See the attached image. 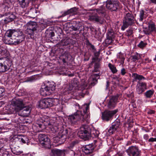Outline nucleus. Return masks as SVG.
I'll use <instances>...</instances> for the list:
<instances>
[{"label":"nucleus","instance_id":"obj_51","mask_svg":"<svg viewBox=\"0 0 156 156\" xmlns=\"http://www.w3.org/2000/svg\"><path fill=\"white\" fill-rule=\"evenodd\" d=\"M88 45H89L90 46V48L92 49V50H95V47H94V45L92 44L89 42H88Z\"/></svg>","mask_w":156,"mask_h":156},{"label":"nucleus","instance_id":"obj_7","mask_svg":"<svg viewBox=\"0 0 156 156\" xmlns=\"http://www.w3.org/2000/svg\"><path fill=\"white\" fill-rule=\"evenodd\" d=\"M135 20L134 17L132 13L128 12L126 13L124 18L123 25L121 27L122 29L124 30L129 26L134 23Z\"/></svg>","mask_w":156,"mask_h":156},{"label":"nucleus","instance_id":"obj_6","mask_svg":"<svg viewBox=\"0 0 156 156\" xmlns=\"http://www.w3.org/2000/svg\"><path fill=\"white\" fill-rule=\"evenodd\" d=\"M25 103L22 99L20 98L13 99L12 100L11 105L13 107V112L16 113L22 110L25 106Z\"/></svg>","mask_w":156,"mask_h":156},{"label":"nucleus","instance_id":"obj_38","mask_svg":"<svg viewBox=\"0 0 156 156\" xmlns=\"http://www.w3.org/2000/svg\"><path fill=\"white\" fill-rule=\"evenodd\" d=\"M118 56L120 59L121 63L122 64H123L124 63V61L125 59L124 55L120 53H119Z\"/></svg>","mask_w":156,"mask_h":156},{"label":"nucleus","instance_id":"obj_58","mask_svg":"<svg viewBox=\"0 0 156 156\" xmlns=\"http://www.w3.org/2000/svg\"><path fill=\"white\" fill-rule=\"evenodd\" d=\"M98 59H97V58L96 57H95V58H92V61L91 62V63H94L95 61L96 60H97Z\"/></svg>","mask_w":156,"mask_h":156},{"label":"nucleus","instance_id":"obj_26","mask_svg":"<svg viewBox=\"0 0 156 156\" xmlns=\"http://www.w3.org/2000/svg\"><path fill=\"white\" fill-rule=\"evenodd\" d=\"M20 5L22 8H25L28 5L30 0H18Z\"/></svg>","mask_w":156,"mask_h":156},{"label":"nucleus","instance_id":"obj_53","mask_svg":"<svg viewBox=\"0 0 156 156\" xmlns=\"http://www.w3.org/2000/svg\"><path fill=\"white\" fill-rule=\"evenodd\" d=\"M154 112L155 111L154 110H150L148 111L147 113L149 114H154Z\"/></svg>","mask_w":156,"mask_h":156},{"label":"nucleus","instance_id":"obj_30","mask_svg":"<svg viewBox=\"0 0 156 156\" xmlns=\"http://www.w3.org/2000/svg\"><path fill=\"white\" fill-rule=\"evenodd\" d=\"M140 57V54L137 53H136L134 55H132L131 56L132 61L135 62H136L137 60L139 59Z\"/></svg>","mask_w":156,"mask_h":156},{"label":"nucleus","instance_id":"obj_59","mask_svg":"<svg viewBox=\"0 0 156 156\" xmlns=\"http://www.w3.org/2000/svg\"><path fill=\"white\" fill-rule=\"evenodd\" d=\"M117 155H118V156H122L123 154L122 153L119 152L117 153Z\"/></svg>","mask_w":156,"mask_h":156},{"label":"nucleus","instance_id":"obj_23","mask_svg":"<svg viewBox=\"0 0 156 156\" xmlns=\"http://www.w3.org/2000/svg\"><path fill=\"white\" fill-rule=\"evenodd\" d=\"M45 87L52 93L55 89V83L53 82H48L46 83Z\"/></svg>","mask_w":156,"mask_h":156},{"label":"nucleus","instance_id":"obj_42","mask_svg":"<svg viewBox=\"0 0 156 156\" xmlns=\"http://www.w3.org/2000/svg\"><path fill=\"white\" fill-rule=\"evenodd\" d=\"M144 31L146 34H149L152 32L148 27L147 28H145L144 30Z\"/></svg>","mask_w":156,"mask_h":156},{"label":"nucleus","instance_id":"obj_40","mask_svg":"<svg viewBox=\"0 0 156 156\" xmlns=\"http://www.w3.org/2000/svg\"><path fill=\"white\" fill-rule=\"evenodd\" d=\"M147 44V43H146L144 42L143 41H141L138 45V46L140 48H142L145 47Z\"/></svg>","mask_w":156,"mask_h":156},{"label":"nucleus","instance_id":"obj_15","mask_svg":"<svg viewBox=\"0 0 156 156\" xmlns=\"http://www.w3.org/2000/svg\"><path fill=\"white\" fill-rule=\"evenodd\" d=\"M147 89V84L144 82H138L136 86V91L137 93L139 94H141Z\"/></svg>","mask_w":156,"mask_h":156},{"label":"nucleus","instance_id":"obj_56","mask_svg":"<svg viewBox=\"0 0 156 156\" xmlns=\"http://www.w3.org/2000/svg\"><path fill=\"white\" fill-rule=\"evenodd\" d=\"M127 97L129 98H132L133 97V95L131 93V94H127Z\"/></svg>","mask_w":156,"mask_h":156},{"label":"nucleus","instance_id":"obj_62","mask_svg":"<svg viewBox=\"0 0 156 156\" xmlns=\"http://www.w3.org/2000/svg\"><path fill=\"white\" fill-rule=\"evenodd\" d=\"M71 56L70 55H67V56H66V57H67V58L68 59V58L69 57H70Z\"/></svg>","mask_w":156,"mask_h":156},{"label":"nucleus","instance_id":"obj_10","mask_svg":"<svg viewBox=\"0 0 156 156\" xmlns=\"http://www.w3.org/2000/svg\"><path fill=\"white\" fill-rule=\"evenodd\" d=\"M106 7L111 11H116L119 6V2L117 0H107Z\"/></svg>","mask_w":156,"mask_h":156},{"label":"nucleus","instance_id":"obj_33","mask_svg":"<svg viewBox=\"0 0 156 156\" xmlns=\"http://www.w3.org/2000/svg\"><path fill=\"white\" fill-rule=\"evenodd\" d=\"M108 66L113 73H115L117 72V70L115 66L111 63H109Z\"/></svg>","mask_w":156,"mask_h":156},{"label":"nucleus","instance_id":"obj_29","mask_svg":"<svg viewBox=\"0 0 156 156\" xmlns=\"http://www.w3.org/2000/svg\"><path fill=\"white\" fill-rule=\"evenodd\" d=\"M22 110V112H23V113L25 114V115L27 116L29 115L30 113L31 110V108L29 106H26L25 105V106Z\"/></svg>","mask_w":156,"mask_h":156},{"label":"nucleus","instance_id":"obj_22","mask_svg":"<svg viewBox=\"0 0 156 156\" xmlns=\"http://www.w3.org/2000/svg\"><path fill=\"white\" fill-rule=\"evenodd\" d=\"M77 8L74 7L66 11H65L63 12L61 15V17H64L66 15L70 14L72 13H73L76 12L77 11Z\"/></svg>","mask_w":156,"mask_h":156},{"label":"nucleus","instance_id":"obj_64","mask_svg":"<svg viewBox=\"0 0 156 156\" xmlns=\"http://www.w3.org/2000/svg\"><path fill=\"white\" fill-rule=\"evenodd\" d=\"M108 82L107 83V87H108Z\"/></svg>","mask_w":156,"mask_h":156},{"label":"nucleus","instance_id":"obj_8","mask_svg":"<svg viewBox=\"0 0 156 156\" xmlns=\"http://www.w3.org/2000/svg\"><path fill=\"white\" fill-rule=\"evenodd\" d=\"M54 99L53 98H44L38 102V106L41 109L46 108L52 106L54 105Z\"/></svg>","mask_w":156,"mask_h":156},{"label":"nucleus","instance_id":"obj_11","mask_svg":"<svg viewBox=\"0 0 156 156\" xmlns=\"http://www.w3.org/2000/svg\"><path fill=\"white\" fill-rule=\"evenodd\" d=\"M126 152L129 156H141L140 151L135 146L130 147L126 150Z\"/></svg>","mask_w":156,"mask_h":156},{"label":"nucleus","instance_id":"obj_36","mask_svg":"<svg viewBox=\"0 0 156 156\" xmlns=\"http://www.w3.org/2000/svg\"><path fill=\"white\" fill-rule=\"evenodd\" d=\"M100 67V64L99 62L95 63L94 66V69L93 72H97L99 71V69Z\"/></svg>","mask_w":156,"mask_h":156},{"label":"nucleus","instance_id":"obj_44","mask_svg":"<svg viewBox=\"0 0 156 156\" xmlns=\"http://www.w3.org/2000/svg\"><path fill=\"white\" fill-rule=\"evenodd\" d=\"M6 51V50L4 48L0 46V54H5Z\"/></svg>","mask_w":156,"mask_h":156},{"label":"nucleus","instance_id":"obj_25","mask_svg":"<svg viewBox=\"0 0 156 156\" xmlns=\"http://www.w3.org/2000/svg\"><path fill=\"white\" fill-rule=\"evenodd\" d=\"M17 138L19 139V140L20 142H21L23 144H25L29 140L27 136L22 135H18Z\"/></svg>","mask_w":156,"mask_h":156},{"label":"nucleus","instance_id":"obj_55","mask_svg":"<svg viewBox=\"0 0 156 156\" xmlns=\"http://www.w3.org/2000/svg\"><path fill=\"white\" fill-rule=\"evenodd\" d=\"M49 35L50 36V37H52L55 36V33L54 32L51 31Z\"/></svg>","mask_w":156,"mask_h":156},{"label":"nucleus","instance_id":"obj_52","mask_svg":"<svg viewBox=\"0 0 156 156\" xmlns=\"http://www.w3.org/2000/svg\"><path fill=\"white\" fill-rule=\"evenodd\" d=\"M100 53L99 52H97L94 53V56L97 58V59H98V57Z\"/></svg>","mask_w":156,"mask_h":156},{"label":"nucleus","instance_id":"obj_46","mask_svg":"<svg viewBox=\"0 0 156 156\" xmlns=\"http://www.w3.org/2000/svg\"><path fill=\"white\" fill-rule=\"evenodd\" d=\"M34 80V77L32 76L30 77H28L26 81L27 82H32Z\"/></svg>","mask_w":156,"mask_h":156},{"label":"nucleus","instance_id":"obj_47","mask_svg":"<svg viewBox=\"0 0 156 156\" xmlns=\"http://www.w3.org/2000/svg\"><path fill=\"white\" fill-rule=\"evenodd\" d=\"M5 89L3 88L0 87V97L2 96L4 94Z\"/></svg>","mask_w":156,"mask_h":156},{"label":"nucleus","instance_id":"obj_34","mask_svg":"<svg viewBox=\"0 0 156 156\" xmlns=\"http://www.w3.org/2000/svg\"><path fill=\"white\" fill-rule=\"evenodd\" d=\"M140 21H142L146 17V15L144 14V11L143 10H141L140 14Z\"/></svg>","mask_w":156,"mask_h":156},{"label":"nucleus","instance_id":"obj_18","mask_svg":"<svg viewBox=\"0 0 156 156\" xmlns=\"http://www.w3.org/2000/svg\"><path fill=\"white\" fill-rule=\"evenodd\" d=\"M120 124L119 122L116 121L113 123L112 126L108 130V134L110 135L114 133L119 127Z\"/></svg>","mask_w":156,"mask_h":156},{"label":"nucleus","instance_id":"obj_3","mask_svg":"<svg viewBox=\"0 0 156 156\" xmlns=\"http://www.w3.org/2000/svg\"><path fill=\"white\" fill-rule=\"evenodd\" d=\"M78 134L81 138L87 140L90 137L98 136L99 132L94 129H90L87 125H83L80 128Z\"/></svg>","mask_w":156,"mask_h":156},{"label":"nucleus","instance_id":"obj_12","mask_svg":"<svg viewBox=\"0 0 156 156\" xmlns=\"http://www.w3.org/2000/svg\"><path fill=\"white\" fill-rule=\"evenodd\" d=\"M11 61L6 59L4 62H0V72H4L10 69L12 65Z\"/></svg>","mask_w":156,"mask_h":156},{"label":"nucleus","instance_id":"obj_61","mask_svg":"<svg viewBox=\"0 0 156 156\" xmlns=\"http://www.w3.org/2000/svg\"><path fill=\"white\" fill-rule=\"evenodd\" d=\"M151 1L152 3L156 4V0H151Z\"/></svg>","mask_w":156,"mask_h":156},{"label":"nucleus","instance_id":"obj_19","mask_svg":"<svg viewBox=\"0 0 156 156\" xmlns=\"http://www.w3.org/2000/svg\"><path fill=\"white\" fill-rule=\"evenodd\" d=\"M118 97L117 96H113L110 99L108 104V107L110 109L114 108L117 102Z\"/></svg>","mask_w":156,"mask_h":156},{"label":"nucleus","instance_id":"obj_27","mask_svg":"<svg viewBox=\"0 0 156 156\" xmlns=\"http://www.w3.org/2000/svg\"><path fill=\"white\" fill-rule=\"evenodd\" d=\"M132 77L134 78V80L136 81L137 80H145V77L141 75H140L136 73H133L132 75Z\"/></svg>","mask_w":156,"mask_h":156},{"label":"nucleus","instance_id":"obj_32","mask_svg":"<svg viewBox=\"0 0 156 156\" xmlns=\"http://www.w3.org/2000/svg\"><path fill=\"white\" fill-rule=\"evenodd\" d=\"M154 92V91L153 90H149L144 93V95L147 98H150L152 96Z\"/></svg>","mask_w":156,"mask_h":156},{"label":"nucleus","instance_id":"obj_39","mask_svg":"<svg viewBox=\"0 0 156 156\" xmlns=\"http://www.w3.org/2000/svg\"><path fill=\"white\" fill-rule=\"evenodd\" d=\"M69 86L70 87L69 90H71L73 89L74 88V89H76L78 87V84L76 83H75L74 84L72 83L70 84Z\"/></svg>","mask_w":156,"mask_h":156},{"label":"nucleus","instance_id":"obj_45","mask_svg":"<svg viewBox=\"0 0 156 156\" xmlns=\"http://www.w3.org/2000/svg\"><path fill=\"white\" fill-rule=\"evenodd\" d=\"M78 143V141L77 140H74L70 144V147L72 148L75 145L77 144Z\"/></svg>","mask_w":156,"mask_h":156},{"label":"nucleus","instance_id":"obj_63","mask_svg":"<svg viewBox=\"0 0 156 156\" xmlns=\"http://www.w3.org/2000/svg\"><path fill=\"white\" fill-rule=\"evenodd\" d=\"M63 62L64 63H66V61H65V59H63Z\"/></svg>","mask_w":156,"mask_h":156},{"label":"nucleus","instance_id":"obj_20","mask_svg":"<svg viewBox=\"0 0 156 156\" xmlns=\"http://www.w3.org/2000/svg\"><path fill=\"white\" fill-rule=\"evenodd\" d=\"M107 35V38L105 39V43L109 45L113 41V39L115 37V34L113 31H110L108 32Z\"/></svg>","mask_w":156,"mask_h":156},{"label":"nucleus","instance_id":"obj_4","mask_svg":"<svg viewBox=\"0 0 156 156\" xmlns=\"http://www.w3.org/2000/svg\"><path fill=\"white\" fill-rule=\"evenodd\" d=\"M25 28L26 33L30 35L31 38H33L40 30L37 23L34 21L27 23L26 25Z\"/></svg>","mask_w":156,"mask_h":156},{"label":"nucleus","instance_id":"obj_17","mask_svg":"<svg viewBox=\"0 0 156 156\" xmlns=\"http://www.w3.org/2000/svg\"><path fill=\"white\" fill-rule=\"evenodd\" d=\"M69 133L68 130L67 129L61 130L58 133V135L55 138L57 140L59 139V141L62 140V142H64L66 138V136Z\"/></svg>","mask_w":156,"mask_h":156},{"label":"nucleus","instance_id":"obj_48","mask_svg":"<svg viewBox=\"0 0 156 156\" xmlns=\"http://www.w3.org/2000/svg\"><path fill=\"white\" fill-rule=\"evenodd\" d=\"M126 72V70L124 68H123L121 69V73L122 75H124Z\"/></svg>","mask_w":156,"mask_h":156},{"label":"nucleus","instance_id":"obj_41","mask_svg":"<svg viewBox=\"0 0 156 156\" xmlns=\"http://www.w3.org/2000/svg\"><path fill=\"white\" fill-rule=\"evenodd\" d=\"M155 24L152 23L150 24L148 27L150 29V30H151L152 32H153L155 30Z\"/></svg>","mask_w":156,"mask_h":156},{"label":"nucleus","instance_id":"obj_24","mask_svg":"<svg viewBox=\"0 0 156 156\" xmlns=\"http://www.w3.org/2000/svg\"><path fill=\"white\" fill-rule=\"evenodd\" d=\"M40 94L44 96L49 95L51 93L48 88L45 87H42L40 90Z\"/></svg>","mask_w":156,"mask_h":156},{"label":"nucleus","instance_id":"obj_37","mask_svg":"<svg viewBox=\"0 0 156 156\" xmlns=\"http://www.w3.org/2000/svg\"><path fill=\"white\" fill-rule=\"evenodd\" d=\"M58 149H52L51 150L50 154L51 156H58Z\"/></svg>","mask_w":156,"mask_h":156},{"label":"nucleus","instance_id":"obj_13","mask_svg":"<svg viewBox=\"0 0 156 156\" xmlns=\"http://www.w3.org/2000/svg\"><path fill=\"white\" fill-rule=\"evenodd\" d=\"M69 27V31H75L76 35L80 34L84 29L83 27L81 24L76 23L74 24L71 25Z\"/></svg>","mask_w":156,"mask_h":156},{"label":"nucleus","instance_id":"obj_50","mask_svg":"<svg viewBox=\"0 0 156 156\" xmlns=\"http://www.w3.org/2000/svg\"><path fill=\"white\" fill-rule=\"evenodd\" d=\"M148 141L149 142H153L154 141H156V138H151L149 139L148 140Z\"/></svg>","mask_w":156,"mask_h":156},{"label":"nucleus","instance_id":"obj_5","mask_svg":"<svg viewBox=\"0 0 156 156\" xmlns=\"http://www.w3.org/2000/svg\"><path fill=\"white\" fill-rule=\"evenodd\" d=\"M104 16L105 14L101 10L96 9L94 12L89 16V20L100 24H103L105 21Z\"/></svg>","mask_w":156,"mask_h":156},{"label":"nucleus","instance_id":"obj_57","mask_svg":"<svg viewBox=\"0 0 156 156\" xmlns=\"http://www.w3.org/2000/svg\"><path fill=\"white\" fill-rule=\"evenodd\" d=\"M8 154V152L5 151V152L3 153L2 155L3 156H7Z\"/></svg>","mask_w":156,"mask_h":156},{"label":"nucleus","instance_id":"obj_60","mask_svg":"<svg viewBox=\"0 0 156 156\" xmlns=\"http://www.w3.org/2000/svg\"><path fill=\"white\" fill-rule=\"evenodd\" d=\"M145 60L147 62H150L151 61V60H150L148 58H145Z\"/></svg>","mask_w":156,"mask_h":156},{"label":"nucleus","instance_id":"obj_35","mask_svg":"<svg viewBox=\"0 0 156 156\" xmlns=\"http://www.w3.org/2000/svg\"><path fill=\"white\" fill-rule=\"evenodd\" d=\"M70 43L69 40V39H67L61 40L60 44L62 46H66L69 44Z\"/></svg>","mask_w":156,"mask_h":156},{"label":"nucleus","instance_id":"obj_54","mask_svg":"<svg viewBox=\"0 0 156 156\" xmlns=\"http://www.w3.org/2000/svg\"><path fill=\"white\" fill-rule=\"evenodd\" d=\"M149 136L147 134H146L144 135V138L146 140H147L149 138Z\"/></svg>","mask_w":156,"mask_h":156},{"label":"nucleus","instance_id":"obj_16","mask_svg":"<svg viewBox=\"0 0 156 156\" xmlns=\"http://www.w3.org/2000/svg\"><path fill=\"white\" fill-rule=\"evenodd\" d=\"M95 148V145L93 144L86 145L83 149V151L87 155H92L91 154L93 152Z\"/></svg>","mask_w":156,"mask_h":156},{"label":"nucleus","instance_id":"obj_2","mask_svg":"<svg viewBox=\"0 0 156 156\" xmlns=\"http://www.w3.org/2000/svg\"><path fill=\"white\" fill-rule=\"evenodd\" d=\"M89 106L86 104L82 107L83 113L82 111L77 110L73 114L69 115V119L72 123L76 124L78 121L81 122L88 123L90 117L89 112Z\"/></svg>","mask_w":156,"mask_h":156},{"label":"nucleus","instance_id":"obj_14","mask_svg":"<svg viewBox=\"0 0 156 156\" xmlns=\"http://www.w3.org/2000/svg\"><path fill=\"white\" fill-rule=\"evenodd\" d=\"M118 112L117 109L112 111H105L102 114V117L103 120L108 121L112 119L113 116Z\"/></svg>","mask_w":156,"mask_h":156},{"label":"nucleus","instance_id":"obj_49","mask_svg":"<svg viewBox=\"0 0 156 156\" xmlns=\"http://www.w3.org/2000/svg\"><path fill=\"white\" fill-rule=\"evenodd\" d=\"M133 34V30H129L127 31V34L128 36H130L131 35Z\"/></svg>","mask_w":156,"mask_h":156},{"label":"nucleus","instance_id":"obj_21","mask_svg":"<svg viewBox=\"0 0 156 156\" xmlns=\"http://www.w3.org/2000/svg\"><path fill=\"white\" fill-rule=\"evenodd\" d=\"M7 16L5 18L4 21L5 23H7L12 21L16 18V16L12 14L8 13L6 15Z\"/></svg>","mask_w":156,"mask_h":156},{"label":"nucleus","instance_id":"obj_28","mask_svg":"<svg viewBox=\"0 0 156 156\" xmlns=\"http://www.w3.org/2000/svg\"><path fill=\"white\" fill-rule=\"evenodd\" d=\"M100 75V73L98 74L94 73L92 75V79L93 81L91 83V84H95L97 82L98 79L99 77L97 78V77H99Z\"/></svg>","mask_w":156,"mask_h":156},{"label":"nucleus","instance_id":"obj_1","mask_svg":"<svg viewBox=\"0 0 156 156\" xmlns=\"http://www.w3.org/2000/svg\"><path fill=\"white\" fill-rule=\"evenodd\" d=\"M22 31L14 29L8 30L4 38V43L6 44L17 45L24 39V35Z\"/></svg>","mask_w":156,"mask_h":156},{"label":"nucleus","instance_id":"obj_31","mask_svg":"<svg viewBox=\"0 0 156 156\" xmlns=\"http://www.w3.org/2000/svg\"><path fill=\"white\" fill-rule=\"evenodd\" d=\"M36 13V10L34 9H31L28 12V14L29 15V16L31 18H34Z\"/></svg>","mask_w":156,"mask_h":156},{"label":"nucleus","instance_id":"obj_9","mask_svg":"<svg viewBox=\"0 0 156 156\" xmlns=\"http://www.w3.org/2000/svg\"><path fill=\"white\" fill-rule=\"evenodd\" d=\"M38 138L40 144L43 147L48 149L51 148L50 140L47 135L40 134L39 135Z\"/></svg>","mask_w":156,"mask_h":156},{"label":"nucleus","instance_id":"obj_43","mask_svg":"<svg viewBox=\"0 0 156 156\" xmlns=\"http://www.w3.org/2000/svg\"><path fill=\"white\" fill-rule=\"evenodd\" d=\"M64 151L62 150L58 149V156H64Z\"/></svg>","mask_w":156,"mask_h":156}]
</instances>
